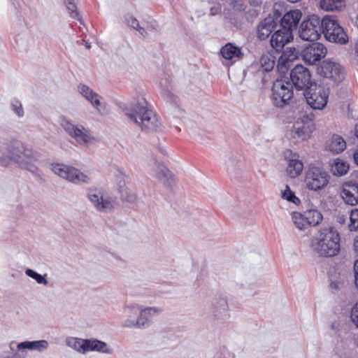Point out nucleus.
<instances>
[{
    "mask_svg": "<svg viewBox=\"0 0 358 358\" xmlns=\"http://www.w3.org/2000/svg\"><path fill=\"white\" fill-rule=\"evenodd\" d=\"M40 154L31 147L19 141L0 145V164L8 166L13 164L30 171H34L39 162Z\"/></svg>",
    "mask_w": 358,
    "mask_h": 358,
    "instance_id": "nucleus-1",
    "label": "nucleus"
},
{
    "mask_svg": "<svg viewBox=\"0 0 358 358\" xmlns=\"http://www.w3.org/2000/svg\"><path fill=\"white\" fill-rule=\"evenodd\" d=\"M124 111L127 117L143 131H153L160 126L157 116L143 94L134 96Z\"/></svg>",
    "mask_w": 358,
    "mask_h": 358,
    "instance_id": "nucleus-2",
    "label": "nucleus"
},
{
    "mask_svg": "<svg viewBox=\"0 0 358 358\" xmlns=\"http://www.w3.org/2000/svg\"><path fill=\"white\" fill-rule=\"evenodd\" d=\"M341 240L340 232L334 227H325L317 230L310 247L320 257H333L340 252Z\"/></svg>",
    "mask_w": 358,
    "mask_h": 358,
    "instance_id": "nucleus-3",
    "label": "nucleus"
},
{
    "mask_svg": "<svg viewBox=\"0 0 358 358\" xmlns=\"http://www.w3.org/2000/svg\"><path fill=\"white\" fill-rule=\"evenodd\" d=\"M59 123L64 132L81 146H90L97 142L96 137L88 129L74 123L66 117H60Z\"/></svg>",
    "mask_w": 358,
    "mask_h": 358,
    "instance_id": "nucleus-4",
    "label": "nucleus"
},
{
    "mask_svg": "<svg viewBox=\"0 0 358 358\" xmlns=\"http://www.w3.org/2000/svg\"><path fill=\"white\" fill-rule=\"evenodd\" d=\"M290 218L296 229L304 231L310 227L320 225L323 220V215L317 207L312 206L303 212L292 211L290 213Z\"/></svg>",
    "mask_w": 358,
    "mask_h": 358,
    "instance_id": "nucleus-5",
    "label": "nucleus"
},
{
    "mask_svg": "<svg viewBox=\"0 0 358 358\" xmlns=\"http://www.w3.org/2000/svg\"><path fill=\"white\" fill-rule=\"evenodd\" d=\"M66 345L83 355L88 352H98L108 355L113 352V348L111 346L95 338L83 339L77 337H68L66 339Z\"/></svg>",
    "mask_w": 358,
    "mask_h": 358,
    "instance_id": "nucleus-6",
    "label": "nucleus"
},
{
    "mask_svg": "<svg viewBox=\"0 0 358 358\" xmlns=\"http://www.w3.org/2000/svg\"><path fill=\"white\" fill-rule=\"evenodd\" d=\"M322 34L325 39L331 43L345 44L348 36L335 16L325 15L321 20Z\"/></svg>",
    "mask_w": 358,
    "mask_h": 358,
    "instance_id": "nucleus-7",
    "label": "nucleus"
},
{
    "mask_svg": "<svg viewBox=\"0 0 358 358\" xmlns=\"http://www.w3.org/2000/svg\"><path fill=\"white\" fill-rule=\"evenodd\" d=\"M330 180V176L324 169L313 166L306 171L303 180V185L306 189L318 192L328 186Z\"/></svg>",
    "mask_w": 358,
    "mask_h": 358,
    "instance_id": "nucleus-8",
    "label": "nucleus"
},
{
    "mask_svg": "<svg viewBox=\"0 0 358 358\" xmlns=\"http://www.w3.org/2000/svg\"><path fill=\"white\" fill-rule=\"evenodd\" d=\"M315 124L307 115L296 119L292 127L287 131V137L296 143L297 141H305L309 140L314 131Z\"/></svg>",
    "mask_w": 358,
    "mask_h": 358,
    "instance_id": "nucleus-9",
    "label": "nucleus"
},
{
    "mask_svg": "<svg viewBox=\"0 0 358 358\" xmlns=\"http://www.w3.org/2000/svg\"><path fill=\"white\" fill-rule=\"evenodd\" d=\"M329 88L322 85L310 87L304 93L308 106L315 110H322L326 108L329 102Z\"/></svg>",
    "mask_w": 358,
    "mask_h": 358,
    "instance_id": "nucleus-10",
    "label": "nucleus"
},
{
    "mask_svg": "<svg viewBox=\"0 0 358 358\" xmlns=\"http://www.w3.org/2000/svg\"><path fill=\"white\" fill-rule=\"evenodd\" d=\"M87 197L93 207L100 212L110 211L115 204V200L103 188L89 189Z\"/></svg>",
    "mask_w": 358,
    "mask_h": 358,
    "instance_id": "nucleus-11",
    "label": "nucleus"
},
{
    "mask_svg": "<svg viewBox=\"0 0 358 358\" xmlns=\"http://www.w3.org/2000/svg\"><path fill=\"white\" fill-rule=\"evenodd\" d=\"M51 171L58 176L75 184H87L90 182V178L78 169L63 164H53Z\"/></svg>",
    "mask_w": 358,
    "mask_h": 358,
    "instance_id": "nucleus-12",
    "label": "nucleus"
},
{
    "mask_svg": "<svg viewBox=\"0 0 358 358\" xmlns=\"http://www.w3.org/2000/svg\"><path fill=\"white\" fill-rule=\"evenodd\" d=\"M318 74L335 83L342 82L346 76L344 67L334 60H323L317 68Z\"/></svg>",
    "mask_w": 358,
    "mask_h": 358,
    "instance_id": "nucleus-13",
    "label": "nucleus"
},
{
    "mask_svg": "<svg viewBox=\"0 0 358 358\" xmlns=\"http://www.w3.org/2000/svg\"><path fill=\"white\" fill-rule=\"evenodd\" d=\"M322 33L321 20L316 15L308 16L300 25L299 37L303 41H315Z\"/></svg>",
    "mask_w": 358,
    "mask_h": 358,
    "instance_id": "nucleus-14",
    "label": "nucleus"
},
{
    "mask_svg": "<svg viewBox=\"0 0 358 358\" xmlns=\"http://www.w3.org/2000/svg\"><path fill=\"white\" fill-rule=\"evenodd\" d=\"M15 342H11L9 344V348L14 354V358H26L27 356V350L43 352L48 349L49 346L48 342L45 340L33 341H25L16 343L15 350Z\"/></svg>",
    "mask_w": 358,
    "mask_h": 358,
    "instance_id": "nucleus-15",
    "label": "nucleus"
},
{
    "mask_svg": "<svg viewBox=\"0 0 358 358\" xmlns=\"http://www.w3.org/2000/svg\"><path fill=\"white\" fill-rule=\"evenodd\" d=\"M292 97L290 83L284 80H276L272 88V101L278 108L283 107Z\"/></svg>",
    "mask_w": 358,
    "mask_h": 358,
    "instance_id": "nucleus-16",
    "label": "nucleus"
},
{
    "mask_svg": "<svg viewBox=\"0 0 358 358\" xmlns=\"http://www.w3.org/2000/svg\"><path fill=\"white\" fill-rule=\"evenodd\" d=\"M327 53L325 45L316 42L306 45L301 52L302 59L309 65H313L324 58Z\"/></svg>",
    "mask_w": 358,
    "mask_h": 358,
    "instance_id": "nucleus-17",
    "label": "nucleus"
},
{
    "mask_svg": "<svg viewBox=\"0 0 358 358\" xmlns=\"http://www.w3.org/2000/svg\"><path fill=\"white\" fill-rule=\"evenodd\" d=\"M285 159L286 161L285 172L290 178H296L301 175L304 165L299 159V155L291 150H287L284 152Z\"/></svg>",
    "mask_w": 358,
    "mask_h": 358,
    "instance_id": "nucleus-18",
    "label": "nucleus"
},
{
    "mask_svg": "<svg viewBox=\"0 0 358 358\" xmlns=\"http://www.w3.org/2000/svg\"><path fill=\"white\" fill-rule=\"evenodd\" d=\"M290 78L296 89L301 90L308 87L311 83L309 70L301 64L296 65L290 73Z\"/></svg>",
    "mask_w": 358,
    "mask_h": 358,
    "instance_id": "nucleus-19",
    "label": "nucleus"
},
{
    "mask_svg": "<svg viewBox=\"0 0 358 358\" xmlns=\"http://www.w3.org/2000/svg\"><path fill=\"white\" fill-rule=\"evenodd\" d=\"M164 310L159 306H145L141 304L138 315V328L145 329L152 324V318L161 315Z\"/></svg>",
    "mask_w": 358,
    "mask_h": 358,
    "instance_id": "nucleus-20",
    "label": "nucleus"
},
{
    "mask_svg": "<svg viewBox=\"0 0 358 358\" xmlns=\"http://www.w3.org/2000/svg\"><path fill=\"white\" fill-rule=\"evenodd\" d=\"M141 304L131 302L125 303L122 308L124 319L122 326L127 329L138 328V315Z\"/></svg>",
    "mask_w": 358,
    "mask_h": 358,
    "instance_id": "nucleus-21",
    "label": "nucleus"
},
{
    "mask_svg": "<svg viewBox=\"0 0 358 358\" xmlns=\"http://www.w3.org/2000/svg\"><path fill=\"white\" fill-rule=\"evenodd\" d=\"M293 38L292 31L281 27L271 36V45L275 50L280 51Z\"/></svg>",
    "mask_w": 358,
    "mask_h": 358,
    "instance_id": "nucleus-22",
    "label": "nucleus"
},
{
    "mask_svg": "<svg viewBox=\"0 0 358 358\" xmlns=\"http://www.w3.org/2000/svg\"><path fill=\"white\" fill-rule=\"evenodd\" d=\"M341 196L344 202L349 205L358 203V184L356 182H345L342 185Z\"/></svg>",
    "mask_w": 358,
    "mask_h": 358,
    "instance_id": "nucleus-23",
    "label": "nucleus"
},
{
    "mask_svg": "<svg viewBox=\"0 0 358 358\" xmlns=\"http://www.w3.org/2000/svg\"><path fill=\"white\" fill-rule=\"evenodd\" d=\"M302 17V13L300 10H291L287 11L282 16L280 21V26L287 30L293 32L297 27V25Z\"/></svg>",
    "mask_w": 358,
    "mask_h": 358,
    "instance_id": "nucleus-24",
    "label": "nucleus"
},
{
    "mask_svg": "<svg viewBox=\"0 0 358 358\" xmlns=\"http://www.w3.org/2000/svg\"><path fill=\"white\" fill-rule=\"evenodd\" d=\"M220 54L223 59L229 62L230 64L241 59L243 57L242 49L235 45L229 43L224 45L220 50Z\"/></svg>",
    "mask_w": 358,
    "mask_h": 358,
    "instance_id": "nucleus-25",
    "label": "nucleus"
},
{
    "mask_svg": "<svg viewBox=\"0 0 358 358\" xmlns=\"http://www.w3.org/2000/svg\"><path fill=\"white\" fill-rule=\"evenodd\" d=\"M346 148V141L340 135H332L325 143L326 150L334 155L339 154L343 152Z\"/></svg>",
    "mask_w": 358,
    "mask_h": 358,
    "instance_id": "nucleus-26",
    "label": "nucleus"
},
{
    "mask_svg": "<svg viewBox=\"0 0 358 358\" xmlns=\"http://www.w3.org/2000/svg\"><path fill=\"white\" fill-rule=\"evenodd\" d=\"M320 8L325 12L340 13L347 7L346 0H319Z\"/></svg>",
    "mask_w": 358,
    "mask_h": 358,
    "instance_id": "nucleus-27",
    "label": "nucleus"
},
{
    "mask_svg": "<svg viewBox=\"0 0 358 358\" xmlns=\"http://www.w3.org/2000/svg\"><path fill=\"white\" fill-rule=\"evenodd\" d=\"M349 169V164L341 158L334 159L329 162V170L334 176L341 177L345 175Z\"/></svg>",
    "mask_w": 358,
    "mask_h": 358,
    "instance_id": "nucleus-28",
    "label": "nucleus"
},
{
    "mask_svg": "<svg viewBox=\"0 0 358 358\" xmlns=\"http://www.w3.org/2000/svg\"><path fill=\"white\" fill-rule=\"evenodd\" d=\"M229 306L224 297H219L213 303V313L215 317L222 318L228 315Z\"/></svg>",
    "mask_w": 358,
    "mask_h": 358,
    "instance_id": "nucleus-29",
    "label": "nucleus"
},
{
    "mask_svg": "<svg viewBox=\"0 0 358 358\" xmlns=\"http://www.w3.org/2000/svg\"><path fill=\"white\" fill-rule=\"evenodd\" d=\"M274 28V21L267 18L261 22L257 28V36L260 40H265L271 34Z\"/></svg>",
    "mask_w": 358,
    "mask_h": 358,
    "instance_id": "nucleus-30",
    "label": "nucleus"
},
{
    "mask_svg": "<svg viewBox=\"0 0 358 358\" xmlns=\"http://www.w3.org/2000/svg\"><path fill=\"white\" fill-rule=\"evenodd\" d=\"M279 195L282 200L293 203L298 206L301 204L300 199L296 196L294 191L291 189L289 185H284L280 190Z\"/></svg>",
    "mask_w": 358,
    "mask_h": 358,
    "instance_id": "nucleus-31",
    "label": "nucleus"
},
{
    "mask_svg": "<svg viewBox=\"0 0 358 358\" xmlns=\"http://www.w3.org/2000/svg\"><path fill=\"white\" fill-rule=\"evenodd\" d=\"M90 103L101 115H106L110 112L109 106L99 94H97L96 97H95Z\"/></svg>",
    "mask_w": 358,
    "mask_h": 358,
    "instance_id": "nucleus-32",
    "label": "nucleus"
},
{
    "mask_svg": "<svg viewBox=\"0 0 358 358\" xmlns=\"http://www.w3.org/2000/svg\"><path fill=\"white\" fill-rule=\"evenodd\" d=\"M152 171L155 176L162 182L166 183L170 178H172L171 172L166 169L165 166L161 164H157Z\"/></svg>",
    "mask_w": 358,
    "mask_h": 358,
    "instance_id": "nucleus-33",
    "label": "nucleus"
},
{
    "mask_svg": "<svg viewBox=\"0 0 358 358\" xmlns=\"http://www.w3.org/2000/svg\"><path fill=\"white\" fill-rule=\"evenodd\" d=\"M275 63V57L271 53L264 54L259 59V65L262 71H271Z\"/></svg>",
    "mask_w": 358,
    "mask_h": 358,
    "instance_id": "nucleus-34",
    "label": "nucleus"
},
{
    "mask_svg": "<svg viewBox=\"0 0 358 358\" xmlns=\"http://www.w3.org/2000/svg\"><path fill=\"white\" fill-rule=\"evenodd\" d=\"M77 92L82 96L86 101L90 103L95 97H96L98 93L94 92L90 87L85 84L80 83L77 86Z\"/></svg>",
    "mask_w": 358,
    "mask_h": 358,
    "instance_id": "nucleus-35",
    "label": "nucleus"
},
{
    "mask_svg": "<svg viewBox=\"0 0 358 358\" xmlns=\"http://www.w3.org/2000/svg\"><path fill=\"white\" fill-rule=\"evenodd\" d=\"M25 274L31 278L32 279L35 280L36 281L37 283L38 284H41V285H48V280L46 279V275H41V274H39L37 272H36L35 271L31 269V268H27L26 271H25Z\"/></svg>",
    "mask_w": 358,
    "mask_h": 358,
    "instance_id": "nucleus-36",
    "label": "nucleus"
},
{
    "mask_svg": "<svg viewBox=\"0 0 358 358\" xmlns=\"http://www.w3.org/2000/svg\"><path fill=\"white\" fill-rule=\"evenodd\" d=\"M64 3L69 11L71 17L80 20V16L77 10V3L76 0H64Z\"/></svg>",
    "mask_w": 358,
    "mask_h": 358,
    "instance_id": "nucleus-37",
    "label": "nucleus"
},
{
    "mask_svg": "<svg viewBox=\"0 0 358 358\" xmlns=\"http://www.w3.org/2000/svg\"><path fill=\"white\" fill-rule=\"evenodd\" d=\"M350 222L348 224V229L350 231H355L358 229V209L355 208L350 211Z\"/></svg>",
    "mask_w": 358,
    "mask_h": 358,
    "instance_id": "nucleus-38",
    "label": "nucleus"
},
{
    "mask_svg": "<svg viewBox=\"0 0 358 358\" xmlns=\"http://www.w3.org/2000/svg\"><path fill=\"white\" fill-rule=\"evenodd\" d=\"M10 108L12 111L19 118H22L24 116V110L22 106V103L18 99H13L11 101Z\"/></svg>",
    "mask_w": 358,
    "mask_h": 358,
    "instance_id": "nucleus-39",
    "label": "nucleus"
},
{
    "mask_svg": "<svg viewBox=\"0 0 358 358\" xmlns=\"http://www.w3.org/2000/svg\"><path fill=\"white\" fill-rule=\"evenodd\" d=\"M287 55V53L283 52L278 59L277 67L278 69L281 72H285L287 71L289 66V63L292 62V60H289Z\"/></svg>",
    "mask_w": 358,
    "mask_h": 358,
    "instance_id": "nucleus-40",
    "label": "nucleus"
},
{
    "mask_svg": "<svg viewBox=\"0 0 358 358\" xmlns=\"http://www.w3.org/2000/svg\"><path fill=\"white\" fill-rule=\"evenodd\" d=\"M124 18L128 25L136 29L141 35L144 36L145 30L143 28L139 26L138 22L136 18L129 15H127Z\"/></svg>",
    "mask_w": 358,
    "mask_h": 358,
    "instance_id": "nucleus-41",
    "label": "nucleus"
},
{
    "mask_svg": "<svg viewBox=\"0 0 358 358\" xmlns=\"http://www.w3.org/2000/svg\"><path fill=\"white\" fill-rule=\"evenodd\" d=\"M350 317L352 324L358 328V302L352 307Z\"/></svg>",
    "mask_w": 358,
    "mask_h": 358,
    "instance_id": "nucleus-42",
    "label": "nucleus"
},
{
    "mask_svg": "<svg viewBox=\"0 0 358 358\" xmlns=\"http://www.w3.org/2000/svg\"><path fill=\"white\" fill-rule=\"evenodd\" d=\"M284 52L287 53V56L292 61L296 59L299 55V51L295 48H289Z\"/></svg>",
    "mask_w": 358,
    "mask_h": 358,
    "instance_id": "nucleus-43",
    "label": "nucleus"
},
{
    "mask_svg": "<svg viewBox=\"0 0 358 358\" xmlns=\"http://www.w3.org/2000/svg\"><path fill=\"white\" fill-rule=\"evenodd\" d=\"M125 176L126 175L123 172L117 171V172L115 173V182H119V185L120 186H123L125 184L124 180Z\"/></svg>",
    "mask_w": 358,
    "mask_h": 358,
    "instance_id": "nucleus-44",
    "label": "nucleus"
},
{
    "mask_svg": "<svg viewBox=\"0 0 358 358\" xmlns=\"http://www.w3.org/2000/svg\"><path fill=\"white\" fill-rule=\"evenodd\" d=\"M343 284V280L341 279L336 280H331L330 283V287L332 289H339Z\"/></svg>",
    "mask_w": 358,
    "mask_h": 358,
    "instance_id": "nucleus-45",
    "label": "nucleus"
},
{
    "mask_svg": "<svg viewBox=\"0 0 358 358\" xmlns=\"http://www.w3.org/2000/svg\"><path fill=\"white\" fill-rule=\"evenodd\" d=\"M354 271H355V286L358 287V259L355 261L354 264Z\"/></svg>",
    "mask_w": 358,
    "mask_h": 358,
    "instance_id": "nucleus-46",
    "label": "nucleus"
},
{
    "mask_svg": "<svg viewBox=\"0 0 358 358\" xmlns=\"http://www.w3.org/2000/svg\"><path fill=\"white\" fill-rule=\"evenodd\" d=\"M353 246L355 252L358 255V235L354 238Z\"/></svg>",
    "mask_w": 358,
    "mask_h": 358,
    "instance_id": "nucleus-47",
    "label": "nucleus"
},
{
    "mask_svg": "<svg viewBox=\"0 0 358 358\" xmlns=\"http://www.w3.org/2000/svg\"><path fill=\"white\" fill-rule=\"evenodd\" d=\"M353 159L357 165H358V149L353 154Z\"/></svg>",
    "mask_w": 358,
    "mask_h": 358,
    "instance_id": "nucleus-48",
    "label": "nucleus"
},
{
    "mask_svg": "<svg viewBox=\"0 0 358 358\" xmlns=\"http://www.w3.org/2000/svg\"><path fill=\"white\" fill-rule=\"evenodd\" d=\"M242 9V3L239 1H236V4L234 5L235 10H241Z\"/></svg>",
    "mask_w": 358,
    "mask_h": 358,
    "instance_id": "nucleus-49",
    "label": "nucleus"
},
{
    "mask_svg": "<svg viewBox=\"0 0 358 358\" xmlns=\"http://www.w3.org/2000/svg\"><path fill=\"white\" fill-rule=\"evenodd\" d=\"M0 358H14V354L13 353L12 355L8 354H1L0 355Z\"/></svg>",
    "mask_w": 358,
    "mask_h": 358,
    "instance_id": "nucleus-50",
    "label": "nucleus"
},
{
    "mask_svg": "<svg viewBox=\"0 0 358 358\" xmlns=\"http://www.w3.org/2000/svg\"><path fill=\"white\" fill-rule=\"evenodd\" d=\"M355 135L358 138V123L355 125Z\"/></svg>",
    "mask_w": 358,
    "mask_h": 358,
    "instance_id": "nucleus-51",
    "label": "nucleus"
},
{
    "mask_svg": "<svg viewBox=\"0 0 358 358\" xmlns=\"http://www.w3.org/2000/svg\"><path fill=\"white\" fill-rule=\"evenodd\" d=\"M85 47L87 49H90L91 48V45H90V44L88 42H85Z\"/></svg>",
    "mask_w": 358,
    "mask_h": 358,
    "instance_id": "nucleus-52",
    "label": "nucleus"
},
{
    "mask_svg": "<svg viewBox=\"0 0 358 358\" xmlns=\"http://www.w3.org/2000/svg\"><path fill=\"white\" fill-rule=\"evenodd\" d=\"M356 51L358 52V43L357 44Z\"/></svg>",
    "mask_w": 358,
    "mask_h": 358,
    "instance_id": "nucleus-53",
    "label": "nucleus"
},
{
    "mask_svg": "<svg viewBox=\"0 0 358 358\" xmlns=\"http://www.w3.org/2000/svg\"><path fill=\"white\" fill-rule=\"evenodd\" d=\"M357 289H358V287H357Z\"/></svg>",
    "mask_w": 358,
    "mask_h": 358,
    "instance_id": "nucleus-54",
    "label": "nucleus"
}]
</instances>
